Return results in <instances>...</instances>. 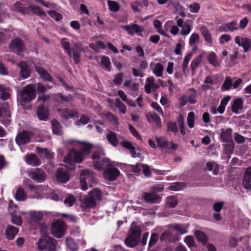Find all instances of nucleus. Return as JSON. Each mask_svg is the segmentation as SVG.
<instances>
[{
	"mask_svg": "<svg viewBox=\"0 0 251 251\" xmlns=\"http://www.w3.org/2000/svg\"><path fill=\"white\" fill-rule=\"evenodd\" d=\"M71 144L76 143L81 148V151L79 152L74 149H72L64 158V162L66 163L65 167L70 170L75 169V163H80L84 159V155L89 154L92 149V145L79 141H71Z\"/></svg>",
	"mask_w": 251,
	"mask_h": 251,
	"instance_id": "f257e3e1",
	"label": "nucleus"
},
{
	"mask_svg": "<svg viewBox=\"0 0 251 251\" xmlns=\"http://www.w3.org/2000/svg\"><path fill=\"white\" fill-rule=\"evenodd\" d=\"M61 44L68 55L73 58L75 64H78L80 60V56L83 49L80 44H75L71 49V44L68 39L65 38L61 40Z\"/></svg>",
	"mask_w": 251,
	"mask_h": 251,
	"instance_id": "f03ea898",
	"label": "nucleus"
},
{
	"mask_svg": "<svg viewBox=\"0 0 251 251\" xmlns=\"http://www.w3.org/2000/svg\"><path fill=\"white\" fill-rule=\"evenodd\" d=\"M57 242L53 238L43 235L36 243L38 249L40 251H57Z\"/></svg>",
	"mask_w": 251,
	"mask_h": 251,
	"instance_id": "7ed1b4c3",
	"label": "nucleus"
},
{
	"mask_svg": "<svg viewBox=\"0 0 251 251\" xmlns=\"http://www.w3.org/2000/svg\"><path fill=\"white\" fill-rule=\"evenodd\" d=\"M141 233L140 227L134 223H132L130 230L125 241L126 245L131 248L136 246L139 242Z\"/></svg>",
	"mask_w": 251,
	"mask_h": 251,
	"instance_id": "20e7f679",
	"label": "nucleus"
},
{
	"mask_svg": "<svg viewBox=\"0 0 251 251\" xmlns=\"http://www.w3.org/2000/svg\"><path fill=\"white\" fill-rule=\"evenodd\" d=\"M80 180L81 189L84 191L88 189V185L92 187L97 182L95 174L92 171L90 170H83L81 171Z\"/></svg>",
	"mask_w": 251,
	"mask_h": 251,
	"instance_id": "39448f33",
	"label": "nucleus"
},
{
	"mask_svg": "<svg viewBox=\"0 0 251 251\" xmlns=\"http://www.w3.org/2000/svg\"><path fill=\"white\" fill-rule=\"evenodd\" d=\"M48 98V96L43 95L39 97L37 100L39 106L37 110V114L38 118L41 120H46L49 115L48 109L44 106V102Z\"/></svg>",
	"mask_w": 251,
	"mask_h": 251,
	"instance_id": "423d86ee",
	"label": "nucleus"
},
{
	"mask_svg": "<svg viewBox=\"0 0 251 251\" xmlns=\"http://www.w3.org/2000/svg\"><path fill=\"white\" fill-rule=\"evenodd\" d=\"M65 224L63 221L57 220L52 223L51 232L56 238L62 237L65 235Z\"/></svg>",
	"mask_w": 251,
	"mask_h": 251,
	"instance_id": "0eeeda50",
	"label": "nucleus"
},
{
	"mask_svg": "<svg viewBox=\"0 0 251 251\" xmlns=\"http://www.w3.org/2000/svg\"><path fill=\"white\" fill-rule=\"evenodd\" d=\"M93 160L94 165L96 169L101 170L105 168H108L110 166H113L114 164L110 163L108 158H104L99 161H96V159H100V154L95 152L93 154Z\"/></svg>",
	"mask_w": 251,
	"mask_h": 251,
	"instance_id": "6e6552de",
	"label": "nucleus"
},
{
	"mask_svg": "<svg viewBox=\"0 0 251 251\" xmlns=\"http://www.w3.org/2000/svg\"><path fill=\"white\" fill-rule=\"evenodd\" d=\"M35 90L34 85H27L21 92V97L24 101H30L35 98Z\"/></svg>",
	"mask_w": 251,
	"mask_h": 251,
	"instance_id": "1a4fd4ad",
	"label": "nucleus"
},
{
	"mask_svg": "<svg viewBox=\"0 0 251 251\" xmlns=\"http://www.w3.org/2000/svg\"><path fill=\"white\" fill-rule=\"evenodd\" d=\"M11 50L19 55L23 56L22 52L25 50L24 43L20 38H15L13 40L10 44Z\"/></svg>",
	"mask_w": 251,
	"mask_h": 251,
	"instance_id": "9d476101",
	"label": "nucleus"
},
{
	"mask_svg": "<svg viewBox=\"0 0 251 251\" xmlns=\"http://www.w3.org/2000/svg\"><path fill=\"white\" fill-rule=\"evenodd\" d=\"M110 166L103 172V177L108 181H114L120 175V171L115 168Z\"/></svg>",
	"mask_w": 251,
	"mask_h": 251,
	"instance_id": "9b49d317",
	"label": "nucleus"
},
{
	"mask_svg": "<svg viewBox=\"0 0 251 251\" xmlns=\"http://www.w3.org/2000/svg\"><path fill=\"white\" fill-rule=\"evenodd\" d=\"M235 42L242 47L245 52L249 51L251 46V40L246 37L237 36L235 37Z\"/></svg>",
	"mask_w": 251,
	"mask_h": 251,
	"instance_id": "f8f14e48",
	"label": "nucleus"
},
{
	"mask_svg": "<svg viewBox=\"0 0 251 251\" xmlns=\"http://www.w3.org/2000/svg\"><path fill=\"white\" fill-rule=\"evenodd\" d=\"M25 13V15L34 14L41 17L46 16V13L42 8L33 4H29L26 7V10Z\"/></svg>",
	"mask_w": 251,
	"mask_h": 251,
	"instance_id": "ddd939ff",
	"label": "nucleus"
},
{
	"mask_svg": "<svg viewBox=\"0 0 251 251\" xmlns=\"http://www.w3.org/2000/svg\"><path fill=\"white\" fill-rule=\"evenodd\" d=\"M175 20L177 25L181 28L180 34L182 36L188 35L191 31V26L187 23H184L183 19L176 17Z\"/></svg>",
	"mask_w": 251,
	"mask_h": 251,
	"instance_id": "4468645a",
	"label": "nucleus"
},
{
	"mask_svg": "<svg viewBox=\"0 0 251 251\" xmlns=\"http://www.w3.org/2000/svg\"><path fill=\"white\" fill-rule=\"evenodd\" d=\"M11 112L10 108H5L0 106V118L2 123L5 126L9 125L11 121Z\"/></svg>",
	"mask_w": 251,
	"mask_h": 251,
	"instance_id": "2eb2a0df",
	"label": "nucleus"
},
{
	"mask_svg": "<svg viewBox=\"0 0 251 251\" xmlns=\"http://www.w3.org/2000/svg\"><path fill=\"white\" fill-rule=\"evenodd\" d=\"M56 177L58 182L66 183L70 179V175L66 168H58L56 172Z\"/></svg>",
	"mask_w": 251,
	"mask_h": 251,
	"instance_id": "dca6fc26",
	"label": "nucleus"
},
{
	"mask_svg": "<svg viewBox=\"0 0 251 251\" xmlns=\"http://www.w3.org/2000/svg\"><path fill=\"white\" fill-rule=\"evenodd\" d=\"M142 199L147 203H159L161 198L155 193H145L142 195Z\"/></svg>",
	"mask_w": 251,
	"mask_h": 251,
	"instance_id": "f3484780",
	"label": "nucleus"
},
{
	"mask_svg": "<svg viewBox=\"0 0 251 251\" xmlns=\"http://www.w3.org/2000/svg\"><path fill=\"white\" fill-rule=\"evenodd\" d=\"M18 66L20 68L19 72L20 77L23 79L28 78L30 75L31 71L26 63L21 61L18 64Z\"/></svg>",
	"mask_w": 251,
	"mask_h": 251,
	"instance_id": "a211bd4d",
	"label": "nucleus"
},
{
	"mask_svg": "<svg viewBox=\"0 0 251 251\" xmlns=\"http://www.w3.org/2000/svg\"><path fill=\"white\" fill-rule=\"evenodd\" d=\"M29 176L37 182H42L46 178V175L44 172L38 169L30 172Z\"/></svg>",
	"mask_w": 251,
	"mask_h": 251,
	"instance_id": "6ab92c4d",
	"label": "nucleus"
},
{
	"mask_svg": "<svg viewBox=\"0 0 251 251\" xmlns=\"http://www.w3.org/2000/svg\"><path fill=\"white\" fill-rule=\"evenodd\" d=\"M150 68L153 74L157 77H161L163 75V73L164 68L162 64L160 63H153L150 64Z\"/></svg>",
	"mask_w": 251,
	"mask_h": 251,
	"instance_id": "aec40b11",
	"label": "nucleus"
},
{
	"mask_svg": "<svg viewBox=\"0 0 251 251\" xmlns=\"http://www.w3.org/2000/svg\"><path fill=\"white\" fill-rule=\"evenodd\" d=\"M96 205V202L89 195L81 200L80 206L84 209L94 207Z\"/></svg>",
	"mask_w": 251,
	"mask_h": 251,
	"instance_id": "412c9836",
	"label": "nucleus"
},
{
	"mask_svg": "<svg viewBox=\"0 0 251 251\" xmlns=\"http://www.w3.org/2000/svg\"><path fill=\"white\" fill-rule=\"evenodd\" d=\"M59 111L60 116L65 120H68L74 117H78L79 116L78 112L75 109L71 110L63 109Z\"/></svg>",
	"mask_w": 251,
	"mask_h": 251,
	"instance_id": "4be33fe9",
	"label": "nucleus"
},
{
	"mask_svg": "<svg viewBox=\"0 0 251 251\" xmlns=\"http://www.w3.org/2000/svg\"><path fill=\"white\" fill-rule=\"evenodd\" d=\"M35 69L36 72L40 75V77L44 80L51 81L52 78L48 71L43 67L35 65Z\"/></svg>",
	"mask_w": 251,
	"mask_h": 251,
	"instance_id": "5701e85b",
	"label": "nucleus"
},
{
	"mask_svg": "<svg viewBox=\"0 0 251 251\" xmlns=\"http://www.w3.org/2000/svg\"><path fill=\"white\" fill-rule=\"evenodd\" d=\"M244 101L241 98L235 99L232 102L231 111L233 113L238 114L239 111L243 108Z\"/></svg>",
	"mask_w": 251,
	"mask_h": 251,
	"instance_id": "b1692460",
	"label": "nucleus"
},
{
	"mask_svg": "<svg viewBox=\"0 0 251 251\" xmlns=\"http://www.w3.org/2000/svg\"><path fill=\"white\" fill-rule=\"evenodd\" d=\"M251 167L247 168L245 173L243 180V185L246 189L251 188Z\"/></svg>",
	"mask_w": 251,
	"mask_h": 251,
	"instance_id": "393cba45",
	"label": "nucleus"
},
{
	"mask_svg": "<svg viewBox=\"0 0 251 251\" xmlns=\"http://www.w3.org/2000/svg\"><path fill=\"white\" fill-rule=\"evenodd\" d=\"M200 30L204 41L209 46H211L212 44V39L208 29L205 26H202L200 28Z\"/></svg>",
	"mask_w": 251,
	"mask_h": 251,
	"instance_id": "a878e982",
	"label": "nucleus"
},
{
	"mask_svg": "<svg viewBox=\"0 0 251 251\" xmlns=\"http://www.w3.org/2000/svg\"><path fill=\"white\" fill-rule=\"evenodd\" d=\"M238 28L239 26L237 22L235 21H232L221 26L219 28V30L220 31H233L234 30L238 29Z\"/></svg>",
	"mask_w": 251,
	"mask_h": 251,
	"instance_id": "bb28decb",
	"label": "nucleus"
},
{
	"mask_svg": "<svg viewBox=\"0 0 251 251\" xmlns=\"http://www.w3.org/2000/svg\"><path fill=\"white\" fill-rule=\"evenodd\" d=\"M119 136L113 131L109 130L106 133V139L113 146L116 147L119 144Z\"/></svg>",
	"mask_w": 251,
	"mask_h": 251,
	"instance_id": "cd10ccee",
	"label": "nucleus"
},
{
	"mask_svg": "<svg viewBox=\"0 0 251 251\" xmlns=\"http://www.w3.org/2000/svg\"><path fill=\"white\" fill-rule=\"evenodd\" d=\"M24 160L27 164L33 166H38L41 164L38 157L33 154L26 155Z\"/></svg>",
	"mask_w": 251,
	"mask_h": 251,
	"instance_id": "c85d7f7f",
	"label": "nucleus"
},
{
	"mask_svg": "<svg viewBox=\"0 0 251 251\" xmlns=\"http://www.w3.org/2000/svg\"><path fill=\"white\" fill-rule=\"evenodd\" d=\"M16 142L18 145L25 144L29 142V134L27 132L23 131L16 138Z\"/></svg>",
	"mask_w": 251,
	"mask_h": 251,
	"instance_id": "c756f323",
	"label": "nucleus"
},
{
	"mask_svg": "<svg viewBox=\"0 0 251 251\" xmlns=\"http://www.w3.org/2000/svg\"><path fill=\"white\" fill-rule=\"evenodd\" d=\"M65 243L68 251H77L78 250V244L72 238L67 237Z\"/></svg>",
	"mask_w": 251,
	"mask_h": 251,
	"instance_id": "7c9ffc66",
	"label": "nucleus"
},
{
	"mask_svg": "<svg viewBox=\"0 0 251 251\" xmlns=\"http://www.w3.org/2000/svg\"><path fill=\"white\" fill-rule=\"evenodd\" d=\"M18 228L11 225H8L6 229L5 233L7 239L13 240L18 233Z\"/></svg>",
	"mask_w": 251,
	"mask_h": 251,
	"instance_id": "2f4dec72",
	"label": "nucleus"
},
{
	"mask_svg": "<svg viewBox=\"0 0 251 251\" xmlns=\"http://www.w3.org/2000/svg\"><path fill=\"white\" fill-rule=\"evenodd\" d=\"M35 151L41 157L51 159L53 157L52 153L46 148L37 147L35 149Z\"/></svg>",
	"mask_w": 251,
	"mask_h": 251,
	"instance_id": "473e14b6",
	"label": "nucleus"
},
{
	"mask_svg": "<svg viewBox=\"0 0 251 251\" xmlns=\"http://www.w3.org/2000/svg\"><path fill=\"white\" fill-rule=\"evenodd\" d=\"M221 133L220 137L224 142H229L232 140V130L231 128H228L226 129H221Z\"/></svg>",
	"mask_w": 251,
	"mask_h": 251,
	"instance_id": "72a5a7b5",
	"label": "nucleus"
},
{
	"mask_svg": "<svg viewBox=\"0 0 251 251\" xmlns=\"http://www.w3.org/2000/svg\"><path fill=\"white\" fill-rule=\"evenodd\" d=\"M155 79L153 77L151 76L147 78V82L145 85V91L147 93H151L152 90H153L157 84L154 83Z\"/></svg>",
	"mask_w": 251,
	"mask_h": 251,
	"instance_id": "f704fd0d",
	"label": "nucleus"
},
{
	"mask_svg": "<svg viewBox=\"0 0 251 251\" xmlns=\"http://www.w3.org/2000/svg\"><path fill=\"white\" fill-rule=\"evenodd\" d=\"M206 168L209 171H212L214 175H217L219 170V166L215 161L208 162L206 164Z\"/></svg>",
	"mask_w": 251,
	"mask_h": 251,
	"instance_id": "c9c22d12",
	"label": "nucleus"
},
{
	"mask_svg": "<svg viewBox=\"0 0 251 251\" xmlns=\"http://www.w3.org/2000/svg\"><path fill=\"white\" fill-rule=\"evenodd\" d=\"M208 62L215 67H219L220 61L217 59V56L214 52H211L207 56Z\"/></svg>",
	"mask_w": 251,
	"mask_h": 251,
	"instance_id": "e433bc0d",
	"label": "nucleus"
},
{
	"mask_svg": "<svg viewBox=\"0 0 251 251\" xmlns=\"http://www.w3.org/2000/svg\"><path fill=\"white\" fill-rule=\"evenodd\" d=\"M14 197L18 201H25L27 198V195L24 190L20 187L17 189Z\"/></svg>",
	"mask_w": 251,
	"mask_h": 251,
	"instance_id": "4c0bfd02",
	"label": "nucleus"
},
{
	"mask_svg": "<svg viewBox=\"0 0 251 251\" xmlns=\"http://www.w3.org/2000/svg\"><path fill=\"white\" fill-rule=\"evenodd\" d=\"M89 195L96 202L101 199L102 194L101 191L98 188L94 189L89 193Z\"/></svg>",
	"mask_w": 251,
	"mask_h": 251,
	"instance_id": "58836bf2",
	"label": "nucleus"
},
{
	"mask_svg": "<svg viewBox=\"0 0 251 251\" xmlns=\"http://www.w3.org/2000/svg\"><path fill=\"white\" fill-rule=\"evenodd\" d=\"M29 215L31 220L36 223L41 221L43 216V213L41 211H31Z\"/></svg>",
	"mask_w": 251,
	"mask_h": 251,
	"instance_id": "ea45409f",
	"label": "nucleus"
},
{
	"mask_svg": "<svg viewBox=\"0 0 251 251\" xmlns=\"http://www.w3.org/2000/svg\"><path fill=\"white\" fill-rule=\"evenodd\" d=\"M149 121H152L155 123L158 127L161 126V122L160 117L155 113H151L147 116Z\"/></svg>",
	"mask_w": 251,
	"mask_h": 251,
	"instance_id": "a19ab883",
	"label": "nucleus"
},
{
	"mask_svg": "<svg viewBox=\"0 0 251 251\" xmlns=\"http://www.w3.org/2000/svg\"><path fill=\"white\" fill-rule=\"evenodd\" d=\"M171 229L181 234H185L187 232V227L185 225L181 224H175L172 225L171 226Z\"/></svg>",
	"mask_w": 251,
	"mask_h": 251,
	"instance_id": "79ce46f5",
	"label": "nucleus"
},
{
	"mask_svg": "<svg viewBox=\"0 0 251 251\" xmlns=\"http://www.w3.org/2000/svg\"><path fill=\"white\" fill-rule=\"evenodd\" d=\"M12 9L23 15H25V12L26 7H24L23 3L19 1H17L13 5Z\"/></svg>",
	"mask_w": 251,
	"mask_h": 251,
	"instance_id": "37998d69",
	"label": "nucleus"
},
{
	"mask_svg": "<svg viewBox=\"0 0 251 251\" xmlns=\"http://www.w3.org/2000/svg\"><path fill=\"white\" fill-rule=\"evenodd\" d=\"M9 90L3 85H0V98L2 100H6L9 99Z\"/></svg>",
	"mask_w": 251,
	"mask_h": 251,
	"instance_id": "c03bdc74",
	"label": "nucleus"
},
{
	"mask_svg": "<svg viewBox=\"0 0 251 251\" xmlns=\"http://www.w3.org/2000/svg\"><path fill=\"white\" fill-rule=\"evenodd\" d=\"M202 60V55H200L195 58L191 63V69L193 72L199 66Z\"/></svg>",
	"mask_w": 251,
	"mask_h": 251,
	"instance_id": "a18cd8bd",
	"label": "nucleus"
},
{
	"mask_svg": "<svg viewBox=\"0 0 251 251\" xmlns=\"http://www.w3.org/2000/svg\"><path fill=\"white\" fill-rule=\"evenodd\" d=\"M166 203L169 207H175L178 203L177 198L175 196H169L166 199Z\"/></svg>",
	"mask_w": 251,
	"mask_h": 251,
	"instance_id": "49530a36",
	"label": "nucleus"
},
{
	"mask_svg": "<svg viewBox=\"0 0 251 251\" xmlns=\"http://www.w3.org/2000/svg\"><path fill=\"white\" fill-rule=\"evenodd\" d=\"M52 127L53 132L58 135L62 134L61 126L60 124L56 121L52 122Z\"/></svg>",
	"mask_w": 251,
	"mask_h": 251,
	"instance_id": "de8ad7c7",
	"label": "nucleus"
},
{
	"mask_svg": "<svg viewBox=\"0 0 251 251\" xmlns=\"http://www.w3.org/2000/svg\"><path fill=\"white\" fill-rule=\"evenodd\" d=\"M156 141L157 143L158 146L160 148H166L167 149H170L169 143L168 141L164 138L161 137H156Z\"/></svg>",
	"mask_w": 251,
	"mask_h": 251,
	"instance_id": "09e8293b",
	"label": "nucleus"
},
{
	"mask_svg": "<svg viewBox=\"0 0 251 251\" xmlns=\"http://www.w3.org/2000/svg\"><path fill=\"white\" fill-rule=\"evenodd\" d=\"M195 120V114L194 112H190L188 114L187 122L188 126L192 128L194 127Z\"/></svg>",
	"mask_w": 251,
	"mask_h": 251,
	"instance_id": "8fccbe9b",
	"label": "nucleus"
},
{
	"mask_svg": "<svg viewBox=\"0 0 251 251\" xmlns=\"http://www.w3.org/2000/svg\"><path fill=\"white\" fill-rule=\"evenodd\" d=\"M76 201V199L75 197L73 195L69 194L67 195L64 200V204L66 206L71 207Z\"/></svg>",
	"mask_w": 251,
	"mask_h": 251,
	"instance_id": "3c124183",
	"label": "nucleus"
},
{
	"mask_svg": "<svg viewBox=\"0 0 251 251\" xmlns=\"http://www.w3.org/2000/svg\"><path fill=\"white\" fill-rule=\"evenodd\" d=\"M115 106L118 108L119 111L122 114H125L126 112V105L120 100L119 98L115 100Z\"/></svg>",
	"mask_w": 251,
	"mask_h": 251,
	"instance_id": "603ef678",
	"label": "nucleus"
},
{
	"mask_svg": "<svg viewBox=\"0 0 251 251\" xmlns=\"http://www.w3.org/2000/svg\"><path fill=\"white\" fill-rule=\"evenodd\" d=\"M200 36L198 33H193L191 34L189 40V44L191 46H194L198 44Z\"/></svg>",
	"mask_w": 251,
	"mask_h": 251,
	"instance_id": "864d4df0",
	"label": "nucleus"
},
{
	"mask_svg": "<svg viewBox=\"0 0 251 251\" xmlns=\"http://www.w3.org/2000/svg\"><path fill=\"white\" fill-rule=\"evenodd\" d=\"M232 86V80L231 78L227 77L226 78L222 86V89L224 91L228 90L231 89Z\"/></svg>",
	"mask_w": 251,
	"mask_h": 251,
	"instance_id": "5fc2aeb1",
	"label": "nucleus"
},
{
	"mask_svg": "<svg viewBox=\"0 0 251 251\" xmlns=\"http://www.w3.org/2000/svg\"><path fill=\"white\" fill-rule=\"evenodd\" d=\"M109 9L112 12H117L120 9V5L115 1L108 0L107 1Z\"/></svg>",
	"mask_w": 251,
	"mask_h": 251,
	"instance_id": "6e6d98bb",
	"label": "nucleus"
},
{
	"mask_svg": "<svg viewBox=\"0 0 251 251\" xmlns=\"http://www.w3.org/2000/svg\"><path fill=\"white\" fill-rule=\"evenodd\" d=\"M101 64L104 67V69L107 71H110V62L108 57L102 56L101 58Z\"/></svg>",
	"mask_w": 251,
	"mask_h": 251,
	"instance_id": "4d7b16f0",
	"label": "nucleus"
},
{
	"mask_svg": "<svg viewBox=\"0 0 251 251\" xmlns=\"http://www.w3.org/2000/svg\"><path fill=\"white\" fill-rule=\"evenodd\" d=\"M192 54L191 53H188L187 54L184 59L183 62V71L184 72V74L186 73V72L187 71V66L188 65V63L192 57Z\"/></svg>",
	"mask_w": 251,
	"mask_h": 251,
	"instance_id": "13d9d810",
	"label": "nucleus"
},
{
	"mask_svg": "<svg viewBox=\"0 0 251 251\" xmlns=\"http://www.w3.org/2000/svg\"><path fill=\"white\" fill-rule=\"evenodd\" d=\"M195 235L199 241L203 243H205L206 242V236L201 231L199 230L196 231Z\"/></svg>",
	"mask_w": 251,
	"mask_h": 251,
	"instance_id": "bf43d9fd",
	"label": "nucleus"
},
{
	"mask_svg": "<svg viewBox=\"0 0 251 251\" xmlns=\"http://www.w3.org/2000/svg\"><path fill=\"white\" fill-rule=\"evenodd\" d=\"M232 38L229 35L223 34L220 36L219 40L220 43L222 45H224L226 43H228L229 42L231 41Z\"/></svg>",
	"mask_w": 251,
	"mask_h": 251,
	"instance_id": "052dcab7",
	"label": "nucleus"
},
{
	"mask_svg": "<svg viewBox=\"0 0 251 251\" xmlns=\"http://www.w3.org/2000/svg\"><path fill=\"white\" fill-rule=\"evenodd\" d=\"M234 149V144L231 142L229 144H227L225 146V151L227 154H231L233 152Z\"/></svg>",
	"mask_w": 251,
	"mask_h": 251,
	"instance_id": "680f3d73",
	"label": "nucleus"
},
{
	"mask_svg": "<svg viewBox=\"0 0 251 251\" xmlns=\"http://www.w3.org/2000/svg\"><path fill=\"white\" fill-rule=\"evenodd\" d=\"M190 93L191 95L189 96L188 98V101L191 103H195L196 102V97L197 96V92L195 90L191 89L189 90Z\"/></svg>",
	"mask_w": 251,
	"mask_h": 251,
	"instance_id": "e2e57ef3",
	"label": "nucleus"
},
{
	"mask_svg": "<svg viewBox=\"0 0 251 251\" xmlns=\"http://www.w3.org/2000/svg\"><path fill=\"white\" fill-rule=\"evenodd\" d=\"M168 131H172L174 133H176L178 131V128L176 123L172 122H169L167 125Z\"/></svg>",
	"mask_w": 251,
	"mask_h": 251,
	"instance_id": "0e129e2a",
	"label": "nucleus"
},
{
	"mask_svg": "<svg viewBox=\"0 0 251 251\" xmlns=\"http://www.w3.org/2000/svg\"><path fill=\"white\" fill-rule=\"evenodd\" d=\"M153 25L155 28H156V30L158 32H159L161 35H165L164 32L161 29L162 24L160 21L158 20H154Z\"/></svg>",
	"mask_w": 251,
	"mask_h": 251,
	"instance_id": "69168bd1",
	"label": "nucleus"
},
{
	"mask_svg": "<svg viewBox=\"0 0 251 251\" xmlns=\"http://www.w3.org/2000/svg\"><path fill=\"white\" fill-rule=\"evenodd\" d=\"M48 13L51 17L54 18L57 21H59L62 19V16L61 14L58 13L53 10L49 11Z\"/></svg>",
	"mask_w": 251,
	"mask_h": 251,
	"instance_id": "338daca9",
	"label": "nucleus"
},
{
	"mask_svg": "<svg viewBox=\"0 0 251 251\" xmlns=\"http://www.w3.org/2000/svg\"><path fill=\"white\" fill-rule=\"evenodd\" d=\"M138 166L142 169L143 173L146 176H149L151 175V171L149 167L147 165L141 164Z\"/></svg>",
	"mask_w": 251,
	"mask_h": 251,
	"instance_id": "774afa93",
	"label": "nucleus"
}]
</instances>
